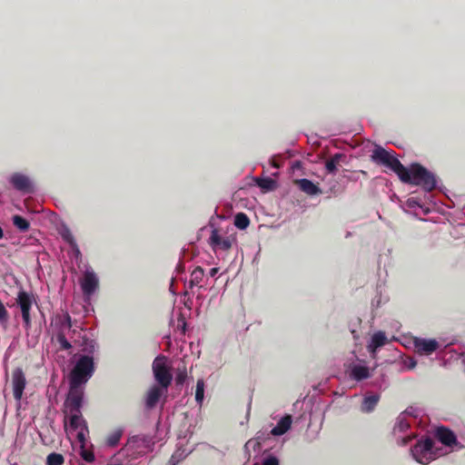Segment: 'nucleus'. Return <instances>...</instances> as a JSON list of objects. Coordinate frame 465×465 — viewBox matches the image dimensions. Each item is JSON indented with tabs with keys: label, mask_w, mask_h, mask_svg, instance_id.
Returning a JSON list of instances; mask_svg holds the SVG:
<instances>
[{
	"label": "nucleus",
	"mask_w": 465,
	"mask_h": 465,
	"mask_svg": "<svg viewBox=\"0 0 465 465\" xmlns=\"http://www.w3.org/2000/svg\"><path fill=\"white\" fill-rule=\"evenodd\" d=\"M8 321V313L4 305V303L0 301V323L2 325H5Z\"/></svg>",
	"instance_id": "32"
},
{
	"label": "nucleus",
	"mask_w": 465,
	"mask_h": 465,
	"mask_svg": "<svg viewBox=\"0 0 465 465\" xmlns=\"http://www.w3.org/2000/svg\"><path fill=\"white\" fill-rule=\"evenodd\" d=\"M436 438L438 441L444 446L441 449L446 451V454L460 448L454 433L446 428H438L436 430Z\"/></svg>",
	"instance_id": "12"
},
{
	"label": "nucleus",
	"mask_w": 465,
	"mask_h": 465,
	"mask_svg": "<svg viewBox=\"0 0 465 465\" xmlns=\"http://www.w3.org/2000/svg\"><path fill=\"white\" fill-rule=\"evenodd\" d=\"M26 380L21 369H15L12 373V387L14 397L16 401H20L25 388Z\"/></svg>",
	"instance_id": "15"
},
{
	"label": "nucleus",
	"mask_w": 465,
	"mask_h": 465,
	"mask_svg": "<svg viewBox=\"0 0 465 465\" xmlns=\"http://www.w3.org/2000/svg\"><path fill=\"white\" fill-rule=\"evenodd\" d=\"M63 461H64V459H63L62 455H60V460H59L60 464H62Z\"/></svg>",
	"instance_id": "39"
},
{
	"label": "nucleus",
	"mask_w": 465,
	"mask_h": 465,
	"mask_svg": "<svg viewBox=\"0 0 465 465\" xmlns=\"http://www.w3.org/2000/svg\"><path fill=\"white\" fill-rule=\"evenodd\" d=\"M217 272H218V268H213L210 271V276L213 277L216 275Z\"/></svg>",
	"instance_id": "37"
},
{
	"label": "nucleus",
	"mask_w": 465,
	"mask_h": 465,
	"mask_svg": "<svg viewBox=\"0 0 465 465\" xmlns=\"http://www.w3.org/2000/svg\"><path fill=\"white\" fill-rule=\"evenodd\" d=\"M236 242V233L231 225H220L213 228L209 237L212 249L217 252H226Z\"/></svg>",
	"instance_id": "7"
},
{
	"label": "nucleus",
	"mask_w": 465,
	"mask_h": 465,
	"mask_svg": "<svg viewBox=\"0 0 465 465\" xmlns=\"http://www.w3.org/2000/svg\"><path fill=\"white\" fill-rule=\"evenodd\" d=\"M203 271L201 268H196L193 271L191 274V282L193 284H199L203 280Z\"/></svg>",
	"instance_id": "29"
},
{
	"label": "nucleus",
	"mask_w": 465,
	"mask_h": 465,
	"mask_svg": "<svg viewBox=\"0 0 465 465\" xmlns=\"http://www.w3.org/2000/svg\"><path fill=\"white\" fill-rule=\"evenodd\" d=\"M191 452V450H187V449H184V450H181V449H178L176 450L173 454L172 455L171 459H170V463L172 465H176L177 463H179L181 460H183V459H185V457Z\"/></svg>",
	"instance_id": "24"
},
{
	"label": "nucleus",
	"mask_w": 465,
	"mask_h": 465,
	"mask_svg": "<svg viewBox=\"0 0 465 465\" xmlns=\"http://www.w3.org/2000/svg\"><path fill=\"white\" fill-rule=\"evenodd\" d=\"M250 221L246 214L240 213L235 215L234 218V225L241 229L244 230L249 226Z\"/></svg>",
	"instance_id": "26"
},
{
	"label": "nucleus",
	"mask_w": 465,
	"mask_h": 465,
	"mask_svg": "<svg viewBox=\"0 0 465 465\" xmlns=\"http://www.w3.org/2000/svg\"><path fill=\"white\" fill-rule=\"evenodd\" d=\"M7 181L14 189L19 192L27 193L34 191V181L25 173L14 172L8 176Z\"/></svg>",
	"instance_id": "11"
},
{
	"label": "nucleus",
	"mask_w": 465,
	"mask_h": 465,
	"mask_svg": "<svg viewBox=\"0 0 465 465\" xmlns=\"http://www.w3.org/2000/svg\"><path fill=\"white\" fill-rule=\"evenodd\" d=\"M397 175L401 182L420 185L429 192L437 184L434 174L419 163H412L408 167L402 165Z\"/></svg>",
	"instance_id": "4"
},
{
	"label": "nucleus",
	"mask_w": 465,
	"mask_h": 465,
	"mask_svg": "<svg viewBox=\"0 0 465 465\" xmlns=\"http://www.w3.org/2000/svg\"><path fill=\"white\" fill-rule=\"evenodd\" d=\"M411 454L414 460L422 465H427L437 458L446 454L437 442L429 438H422L411 449Z\"/></svg>",
	"instance_id": "6"
},
{
	"label": "nucleus",
	"mask_w": 465,
	"mask_h": 465,
	"mask_svg": "<svg viewBox=\"0 0 465 465\" xmlns=\"http://www.w3.org/2000/svg\"><path fill=\"white\" fill-rule=\"evenodd\" d=\"M2 238H3V230H2V228L0 227V239H2Z\"/></svg>",
	"instance_id": "38"
},
{
	"label": "nucleus",
	"mask_w": 465,
	"mask_h": 465,
	"mask_svg": "<svg viewBox=\"0 0 465 465\" xmlns=\"http://www.w3.org/2000/svg\"><path fill=\"white\" fill-rule=\"evenodd\" d=\"M153 371L155 381L160 385L169 386L173 375L171 373V365L164 356H158L153 362Z\"/></svg>",
	"instance_id": "10"
},
{
	"label": "nucleus",
	"mask_w": 465,
	"mask_h": 465,
	"mask_svg": "<svg viewBox=\"0 0 465 465\" xmlns=\"http://www.w3.org/2000/svg\"><path fill=\"white\" fill-rule=\"evenodd\" d=\"M260 446H261L260 436H257L256 438L252 439L246 442L245 449L247 450H252L253 451H255L260 449Z\"/></svg>",
	"instance_id": "30"
},
{
	"label": "nucleus",
	"mask_w": 465,
	"mask_h": 465,
	"mask_svg": "<svg viewBox=\"0 0 465 465\" xmlns=\"http://www.w3.org/2000/svg\"><path fill=\"white\" fill-rule=\"evenodd\" d=\"M71 318L68 313L60 315V334L70 331ZM95 343L84 341L83 344H71L60 336V360H62L64 381L68 384V393L65 400L68 403L76 404L83 401L84 388L94 372V352Z\"/></svg>",
	"instance_id": "1"
},
{
	"label": "nucleus",
	"mask_w": 465,
	"mask_h": 465,
	"mask_svg": "<svg viewBox=\"0 0 465 465\" xmlns=\"http://www.w3.org/2000/svg\"><path fill=\"white\" fill-rule=\"evenodd\" d=\"M411 426V420L406 418V414H400L394 423L392 434L397 443L401 446L407 445L412 439L416 438V434L407 433Z\"/></svg>",
	"instance_id": "9"
},
{
	"label": "nucleus",
	"mask_w": 465,
	"mask_h": 465,
	"mask_svg": "<svg viewBox=\"0 0 465 465\" xmlns=\"http://www.w3.org/2000/svg\"><path fill=\"white\" fill-rule=\"evenodd\" d=\"M167 388V386L160 384L151 387L146 395V405L150 408L154 407L162 396L166 393Z\"/></svg>",
	"instance_id": "17"
},
{
	"label": "nucleus",
	"mask_w": 465,
	"mask_h": 465,
	"mask_svg": "<svg viewBox=\"0 0 465 465\" xmlns=\"http://www.w3.org/2000/svg\"><path fill=\"white\" fill-rule=\"evenodd\" d=\"M83 401L68 403L64 401V431L73 450L80 456L83 461L93 463L95 460L94 445L89 440V430L86 421L81 414Z\"/></svg>",
	"instance_id": "2"
},
{
	"label": "nucleus",
	"mask_w": 465,
	"mask_h": 465,
	"mask_svg": "<svg viewBox=\"0 0 465 465\" xmlns=\"http://www.w3.org/2000/svg\"><path fill=\"white\" fill-rule=\"evenodd\" d=\"M259 186L267 191L274 188V182L272 179H263L258 183Z\"/></svg>",
	"instance_id": "33"
},
{
	"label": "nucleus",
	"mask_w": 465,
	"mask_h": 465,
	"mask_svg": "<svg viewBox=\"0 0 465 465\" xmlns=\"http://www.w3.org/2000/svg\"><path fill=\"white\" fill-rule=\"evenodd\" d=\"M417 365V361L415 359L413 358H408L405 360L404 361V366L408 369V370H413Z\"/></svg>",
	"instance_id": "36"
},
{
	"label": "nucleus",
	"mask_w": 465,
	"mask_h": 465,
	"mask_svg": "<svg viewBox=\"0 0 465 465\" xmlns=\"http://www.w3.org/2000/svg\"><path fill=\"white\" fill-rule=\"evenodd\" d=\"M414 351L420 355L429 356L436 351L440 344L435 339H425L415 337L412 340Z\"/></svg>",
	"instance_id": "13"
},
{
	"label": "nucleus",
	"mask_w": 465,
	"mask_h": 465,
	"mask_svg": "<svg viewBox=\"0 0 465 465\" xmlns=\"http://www.w3.org/2000/svg\"><path fill=\"white\" fill-rule=\"evenodd\" d=\"M403 208L405 211H416L417 208H420L424 213H428V210L424 209L416 198H409Z\"/></svg>",
	"instance_id": "27"
},
{
	"label": "nucleus",
	"mask_w": 465,
	"mask_h": 465,
	"mask_svg": "<svg viewBox=\"0 0 465 465\" xmlns=\"http://www.w3.org/2000/svg\"><path fill=\"white\" fill-rule=\"evenodd\" d=\"M60 236L68 244L67 254L72 262H75L79 271L78 283L84 301H90L100 290V277L89 263L80 265L82 253L71 230L60 224Z\"/></svg>",
	"instance_id": "3"
},
{
	"label": "nucleus",
	"mask_w": 465,
	"mask_h": 465,
	"mask_svg": "<svg viewBox=\"0 0 465 465\" xmlns=\"http://www.w3.org/2000/svg\"><path fill=\"white\" fill-rule=\"evenodd\" d=\"M421 411L416 407H409L401 414H406V418L410 420L411 418H418L420 414Z\"/></svg>",
	"instance_id": "31"
},
{
	"label": "nucleus",
	"mask_w": 465,
	"mask_h": 465,
	"mask_svg": "<svg viewBox=\"0 0 465 465\" xmlns=\"http://www.w3.org/2000/svg\"><path fill=\"white\" fill-rule=\"evenodd\" d=\"M341 157V154L336 153L330 160H328L325 163L326 170L331 173H335L337 171V165L339 164Z\"/></svg>",
	"instance_id": "25"
},
{
	"label": "nucleus",
	"mask_w": 465,
	"mask_h": 465,
	"mask_svg": "<svg viewBox=\"0 0 465 465\" xmlns=\"http://www.w3.org/2000/svg\"><path fill=\"white\" fill-rule=\"evenodd\" d=\"M388 342L389 339L385 332L381 331H377L371 335L368 341L367 350L374 358L378 349L384 346Z\"/></svg>",
	"instance_id": "16"
},
{
	"label": "nucleus",
	"mask_w": 465,
	"mask_h": 465,
	"mask_svg": "<svg viewBox=\"0 0 465 465\" xmlns=\"http://www.w3.org/2000/svg\"><path fill=\"white\" fill-rule=\"evenodd\" d=\"M122 436H123V430L121 429L114 430L113 431L108 433V435L106 436L105 445L108 447L116 446L119 443Z\"/></svg>",
	"instance_id": "22"
},
{
	"label": "nucleus",
	"mask_w": 465,
	"mask_h": 465,
	"mask_svg": "<svg viewBox=\"0 0 465 465\" xmlns=\"http://www.w3.org/2000/svg\"><path fill=\"white\" fill-rule=\"evenodd\" d=\"M13 223L21 231H26L29 227L28 222L19 215H15L13 217Z\"/></svg>",
	"instance_id": "28"
},
{
	"label": "nucleus",
	"mask_w": 465,
	"mask_h": 465,
	"mask_svg": "<svg viewBox=\"0 0 465 465\" xmlns=\"http://www.w3.org/2000/svg\"><path fill=\"white\" fill-rule=\"evenodd\" d=\"M153 442L144 436H133L117 454L125 464L134 465V460L152 451Z\"/></svg>",
	"instance_id": "5"
},
{
	"label": "nucleus",
	"mask_w": 465,
	"mask_h": 465,
	"mask_svg": "<svg viewBox=\"0 0 465 465\" xmlns=\"http://www.w3.org/2000/svg\"><path fill=\"white\" fill-rule=\"evenodd\" d=\"M380 398L377 394L366 395L361 406V410L363 412H371L376 407Z\"/></svg>",
	"instance_id": "21"
},
{
	"label": "nucleus",
	"mask_w": 465,
	"mask_h": 465,
	"mask_svg": "<svg viewBox=\"0 0 465 465\" xmlns=\"http://www.w3.org/2000/svg\"><path fill=\"white\" fill-rule=\"evenodd\" d=\"M292 423V418L291 415L283 416L277 422L276 426L272 429L271 434L276 437L285 434L291 429Z\"/></svg>",
	"instance_id": "18"
},
{
	"label": "nucleus",
	"mask_w": 465,
	"mask_h": 465,
	"mask_svg": "<svg viewBox=\"0 0 465 465\" xmlns=\"http://www.w3.org/2000/svg\"><path fill=\"white\" fill-rule=\"evenodd\" d=\"M351 376L357 381L367 379L370 377V370L364 363H355L351 367Z\"/></svg>",
	"instance_id": "19"
},
{
	"label": "nucleus",
	"mask_w": 465,
	"mask_h": 465,
	"mask_svg": "<svg viewBox=\"0 0 465 465\" xmlns=\"http://www.w3.org/2000/svg\"><path fill=\"white\" fill-rule=\"evenodd\" d=\"M47 465H58V454L57 453H51L47 457Z\"/></svg>",
	"instance_id": "35"
},
{
	"label": "nucleus",
	"mask_w": 465,
	"mask_h": 465,
	"mask_svg": "<svg viewBox=\"0 0 465 465\" xmlns=\"http://www.w3.org/2000/svg\"><path fill=\"white\" fill-rule=\"evenodd\" d=\"M205 383L203 379H199L195 388V401L199 405L203 404L204 399Z\"/></svg>",
	"instance_id": "23"
},
{
	"label": "nucleus",
	"mask_w": 465,
	"mask_h": 465,
	"mask_svg": "<svg viewBox=\"0 0 465 465\" xmlns=\"http://www.w3.org/2000/svg\"><path fill=\"white\" fill-rule=\"evenodd\" d=\"M35 302V300L32 294H29L25 292H20L17 296V303L20 306L22 311L23 320L26 326L30 325V314L29 311L33 304Z\"/></svg>",
	"instance_id": "14"
},
{
	"label": "nucleus",
	"mask_w": 465,
	"mask_h": 465,
	"mask_svg": "<svg viewBox=\"0 0 465 465\" xmlns=\"http://www.w3.org/2000/svg\"><path fill=\"white\" fill-rule=\"evenodd\" d=\"M300 189L309 195H316L322 193L319 186L307 179H301L297 181Z\"/></svg>",
	"instance_id": "20"
},
{
	"label": "nucleus",
	"mask_w": 465,
	"mask_h": 465,
	"mask_svg": "<svg viewBox=\"0 0 465 465\" xmlns=\"http://www.w3.org/2000/svg\"><path fill=\"white\" fill-rule=\"evenodd\" d=\"M262 465H279V460L276 457L269 455L262 460Z\"/></svg>",
	"instance_id": "34"
},
{
	"label": "nucleus",
	"mask_w": 465,
	"mask_h": 465,
	"mask_svg": "<svg viewBox=\"0 0 465 465\" xmlns=\"http://www.w3.org/2000/svg\"><path fill=\"white\" fill-rule=\"evenodd\" d=\"M371 157L374 163L391 169L396 174H398L401 169L402 164L396 158L394 153L391 151L385 150L381 146H376L373 149Z\"/></svg>",
	"instance_id": "8"
}]
</instances>
